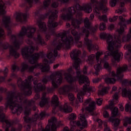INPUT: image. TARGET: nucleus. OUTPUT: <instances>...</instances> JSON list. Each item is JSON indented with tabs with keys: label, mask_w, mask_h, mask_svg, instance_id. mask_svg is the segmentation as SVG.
<instances>
[{
	"label": "nucleus",
	"mask_w": 131,
	"mask_h": 131,
	"mask_svg": "<svg viewBox=\"0 0 131 131\" xmlns=\"http://www.w3.org/2000/svg\"><path fill=\"white\" fill-rule=\"evenodd\" d=\"M84 24L85 28L82 27L80 32H78L75 29L71 30V33L74 38L72 35L68 36L66 32L57 34L52 28L50 29L51 35L55 36L57 38H60L62 42L60 41L59 43L56 46V47L52 50V51H50L47 54L46 57L50 60V63H53L56 60V58L59 56L58 51L61 50L62 48L64 47V45H65V48L67 50L71 49V46L74 45L75 43L77 45L78 48L83 49L84 45L83 44L82 41H79V39L81 36H83L84 35V45L87 47L89 52H91L92 51H95L97 49V45L93 43L92 40L89 39L88 37L90 32L93 35L95 33L98 29V25H96L95 27L92 26L91 23L88 17L85 18Z\"/></svg>",
	"instance_id": "1"
},
{
	"label": "nucleus",
	"mask_w": 131,
	"mask_h": 131,
	"mask_svg": "<svg viewBox=\"0 0 131 131\" xmlns=\"http://www.w3.org/2000/svg\"><path fill=\"white\" fill-rule=\"evenodd\" d=\"M32 81H33V84L35 85L34 89L36 93L34 97L35 100L40 99V92H43L41 97V100L39 102V106L40 107H43L50 103V98L47 97V92H45L47 89L46 85L43 84L41 82L38 83L37 78H34L32 75H30L28 77V79H25V81H22L20 84L23 93L18 92L16 94L15 91L8 92V89L4 88L3 89H6V92H2L0 91L1 93L8 94L7 98L6 108L10 106L11 109H14V107H17V108L15 109L16 112L19 111V113H20L24 111V108L23 104H20L18 102L22 103L23 102L24 100V96H30L32 95V86L31 85Z\"/></svg>",
	"instance_id": "2"
},
{
	"label": "nucleus",
	"mask_w": 131,
	"mask_h": 131,
	"mask_svg": "<svg viewBox=\"0 0 131 131\" xmlns=\"http://www.w3.org/2000/svg\"><path fill=\"white\" fill-rule=\"evenodd\" d=\"M2 21L5 28L8 31V35L13 41V44L16 49L13 46H10L8 42L3 43V39H5L6 35L4 29L1 27H0V47L4 50H7L10 48V55L15 58L18 59L20 57V54L17 52V50L20 49V46L24 43L26 36L28 38L33 39L34 41H37L41 46H47V42L40 33L38 34L37 37H34V34L36 32V28L32 26H28L27 27L23 26L21 32L18 34L19 39L18 40L17 36L12 34V31L10 26L11 23V17L10 16H4Z\"/></svg>",
	"instance_id": "3"
},
{
	"label": "nucleus",
	"mask_w": 131,
	"mask_h": 131,
	"mask_svg": "<svg viewBox=\"0 0 131 131\" xmlns=\"http://www.w3.org/2000/svg\"><path fill=\"white\" fill-rule=\"evenodd\" d=\"M76 3L74 6L64 8V11L67 12V14H63L61 16V18L63 20L67 21H71L72 26L78 30L80 29V25H81V20L73 17L76 15V18H80L82 15V11L86 13H90L92 11V6L93 7L94 13L98 16L100 15V11L103 14L107 13L108 8L104 4L107 3V0H102L99 2L97 0H90L91 3H88L84 6H81L78 3V0H75Z\"/></svg>",
	"instance_id": "4"
},
{
	"label": "nucleus",
	"mask_w": 131,
	"mask_h": 131,
	"mask_svg": "<svg viewBox=\"0 0 131 131\" xmlns=\"http://www.w3.org/2000/svg\"><path fill=\"white\" fill-rule=\"evenodd\" d=\"M81 54V52L77 49H73L70 53V57L72 60L74 61L73 67L76 71V76H74L78 80L79 84H84L83 86V91H80L77 94V99L75 97L74 101V106L76 104H78L79 103H83L84 96L88 94V95H91V92H93L92 86H90V82L89 78L84 75H82L81 71L79 70L80 64L81 63V59L79 58V55Z\"/></svg>",
	"instance_id": "5"
},
{
	"label": "nucleus",
	"mask_w": 131,
	"mask_h": 131,
	"mask_svg": "<svg viewBox=\"0 0 131 131\" xmlns=\"http://www.w3.org/2000/svg\"><path fill=\"white\" fill-rule=\"evenodd\" d=\"M50 3L51 0H45L43 3V7L40 8L39 9L35 12V16L38 17L39 18L37 20L38 27H39V29L41 32L46 35V41H48L51 39V34L49 32H48L47 24L45 22L42 21V20H45L46 18L49 17L48 20V25L51 28L54 29L59 25V23L58 22H55V20L58 19V13H59L58 10L49 8L48 12L45 14H42L40 13L42 11V9L45 10H48V8H49V7L50 6Z\"/></svg>",
	"instance_id": "6"
},
{
	"label": "nucleus",
	"mask_w": 131,
	"mask_h": 131,
	"mask_svg": "<svg viewBox=\"0 0 131 131\" xmlns=\"http://www.w3.org/2000/svg\"><path fill=\"white\" fill-rule=\"evenodd\" d=\"M35 50L38 51V47L31 46L30 48L27 47L21 50L22 56L24 59L28 60L30 64H35V68L40 69L43 73H48L50 71L49 66L37 62L40 58H43L46 57V53L43 51L34 53Z\"/></svg>",
	"instance_id": "7"
},
{
	"label": "nucleus",
	"mask_w": 131,
	"mask_h": 131,
	"mask_svg": "<svg viewBox=\"0 0 131 131\" xmlns=\"http://www.w3.org/2000/svg\"><path fill=\"white\" fill-rule=\"evenodd\" d=\"M24 103L26 104L25 106V116L24 117V122L26 123L24 125V131H30L31 128V124L36 123L37 120H42L48 115L45 111H42L40 114L35 113L33 117H30L29 115L31 114V110L36 111L37 108L35 105V100L31 99L30 100H25Z\"/></svg>",
	"instance_id": "8"
},
{
	"label": "nucleus",
	"mask_w": 131,
	"mask_h": 131,
	"mask_svg": "<svg viewBox=\"0 0 131 131\" xmlns=\"http://www.w3.org/2000/svg\"><path fill=\"white\" fill-rule=\"evenodd\" d=\"M128 65L129 67L126 64H125L123 67H118L117 69L116 73L115 71H112V76L113 77H110L108 75H104L101 76L100 77L93 79V82L94 83H97L102 79H104L107 84H114L118 80L121 81L122 86L126 87L127 85L129 84V81L127 79L123 80V74L122 73L131 70V62H129Z\"/></svg>",
	"instance_id": "9"
},
{
	"label": "nucleus",
	"mask_w": 131,
	"mask_h": 131,
	"mask_svg": "<svg viewBox=\"0 0 131 131\" xmlns=\"http://www.w3.org/2000/svg\"><path fill=\"white\" fill-rule=\"evenodd\" d=\"M7 102L8 101L5 103V107L3 106H0V121L3 123V127L5 128V131H22L23 128V124H18L17 128L12 126V123L10 120L8 119L4 111L5 110H7L9 108L13 114H17L18 116H19L23 111L20 112L19 111H17L16 112V110L17 108V106H14L13 109L10 106L7 107ZM0 131L3 130L0 129Z\"/></svg>",
	"instance_id": "10"
},
{
	"label": "nucleus",
	"mask_w": 131,
	"mask_h": 131,
	"mask_svg": "<svg viewBox=\"0 0 131 131\" xmlns=\"http://www.w3.org/2000/svg\"><path fill=\"white\" fill-rule=\"evenodd\" d=\"M68 73H65V79L70 85H64L62 88H60V91L61 94L62 93V94L64 95H68V98L71 101V104L74 105L75 97H74V95L70 93V91H71L73 88L72 85H73L74 83L76 82V78L75 77L72 76V75H74L75 74L72 67H70L68 69Z\"/></svg>",
	"instance_id": "11"
},
{
	"label": "nucleus",
	"mask_w": 131,
	"mask_h": 131,
	"mask_svg": "<svg viewBox=\"0 0 131 131\" xmlns=\"http://www.w3.org/2000/svg\"><path fill=\"white\" fill-rule=\"evenodd\" d=\"M84 109L83 107L82 108V114H80L78 116L79 121H74L76 119L77 116L76 114L72 113L70 114L68 118L70 122V124L74 128L75 127V125H77L79 127H80V129L82 130L84 128L87 127L88 126V122L86 119V118L88 117V113H84Z\"/></svg>",
	"instance_id": "12"
},
{
	"label": "nucleus",
	"mask_w": 131,
	"mask_h": 131,
	"mask_svg": "<svg viewBox=\"0 0 131 131\" xmlns=\"http://www.w3.org/2000/svg\"><path fill=\"white\" fill-rule=\"evenodd\" d=\"M50 81H52V85L54 89H58L63 82V74L61 72L58 71L50 75H46L42 79L44 84H47Z\"/></svg>",
	"instance_id": "13"
},
{
	"label": "nucleus",
	"mask_w": 131,
	"mask_h": 131,
	"mask_svg": "<svg viewBox=\"0 0 131 131\" xmlns=\"http://www.w3.org/2000/svg\"><path fill=\"white\" fill-rule=\"evenodd\" d=\"M113 116L110 117L109 113L107 111H105L103 112V116L104 118L108 119V121L112 122L113 126L116 129L118 128V126L120 123V120L119 118H115L114 117L119 116V110L117 107H115L112 111Z\"/></svg>",
	"instance_id": "14"
},
{
	"label": "nucleus",
	"mask_w": 131,
	"mask_h": 131,
	"mask_svg": "<svg viewBox=\"0 0 131 131\" xmlns=\"http://www.w3.org/2000/svg\"><path fill=\"white\" fill-rule=\"evenodd\" d=\"M58 120L57 118L55 117L51 118L50 119L48 120V123L45 128H42L41 131H57V128L58 126L57 125V122ZM63 131H74L72 130H70L68 126H66L63 128ZM75 131H81L80 129H77Z\"/></svg>",
	"instance_id": "15"
},
{
	"label": "nucleus",
	"mask_w": 131,
	"mask_h": 131,
	"mask_svg": "<svg viewBox=\"0 0 131 131\" xmlns=\"http://www.w3.org/2000/svg\"><path fill=\"white\" fill-rule=\"evenodd\" d=\"M16 15L15 18L17 23H20V24H25L27 23L28 18V13L27 12H16Z\"/></svg>",
	"instance_id": "16"
},
{
	"label": "nucleus",
	"mask_w": 131,
	"mask_h": 131,
	"mask_svg": "<svg viewBox=\"0 0 131 131\" xmlns=\"http://www.w3.org/2000/svg\"><path fill=\"white\" fill-rule=\"evenodd\" d=\"M91 99L89 98L86 99L82 104L84 107H85L86 105L89 104V106L85 107V111L89 113H92L96 108V103L95 101H93L91 102Z\"/></svg>",
	"instance_id": "17"
},
{
	"label": "nucleus",
	"mask_w": 131,
	"mask_h": 131,
	"mask_svg": "<svg viewBox=\"0 0 131 131\" xmlns=\"http://www.w3.org/2000/svg\"><path fill=\"white\" fill-rule=\"evenodd\" d=\"M4 76H0V83H2L6 81V78L8 77L9 73V69L8 68L6 67L4 71H3ZM0 92L3 93L4 92H7V89H4V87H0Z\"/></svg>",
	"instance_id": "18"
},
{
	"label": "nucleus",
	"mask_w": 131,
	"mask_h": 131,
	"mask_svg": "<svg viewBox=\"0 0 131 131\" xmlns=\"http://www.w3.org/2000/svg\"><path fill=\"white\" fill-rule=\"evenodd\" d=\"M34 67L33 66H29L28 63L23 62L22 63V68L20 70L21 73H25L26 71L29 73H33Z\"/></svg>",
	"instance_id": "19"
},
{
	"label": "nucleus",
	"mask_w": 131,
	"mask_h": 131,
	"mask_svg": "<svg viewBox=\"0 0 131 131\" xmlns=\"http://www.w3.org/2000/svg\"><path fill=\"white\" fill-rule=\"evenodd\" d=\"M61 111H63L65 113H69L72 112V107L70 106V104L68 102H65L63 106L60 107Z\"/></svg>",
	"instance_id": "20"
},
{
	"label": "nucleus",
	"mask_w": 131,
	"mask_h": 131,
	"mask_svg": "<svg viewBox=\"0 0 131 131\" xmlns=\"http://www.w3.org/2000/svg\"><path fill=\"white\" fill-rule=\"evenodd\" d=\"M122 95L123 97L128 98L130 100H131V90H127L126 87L123 88Z\"/></svg>",
	"instance_id": "21"
},
{
	"label": "nucleus",
	"mask_w": 131,
	"mask_h": 131,
	"mask_svg": "<svg viewBox=\"0 0 131 131\" xmlns=\"http://www.w3.org/2000/svg\"><path fill=\"white\" fill-rule=\"evenodd\" d=\"M51 104L55 108L59 106V97L57 95H54L51 99Z\"/></svg>",
	"instance_id": "22"
},
{
	"label": "nucleus",
	"mask_w": 131,
	"mask_h": 131,
	"mask_svg": "<svg viewBox=\"0 0 131 131\" xmlns=\"http://www.w3.org/2000/svg\"><path fill=\"white\" fill-rule=\"evenodd\" d=\"M124 49L128 50V53L126 54L127 58L129 62H131V44L125 45L124 46Z\"/></svg>",
	"instance_id": "23"
},
{
	"label": "nucleus",
	"mask_w": 131,
	"mask_h": 131,
	"mask_svg": "<svg viewBox=\"0 0 131 131\" xmlns=\"http://www.w3.org/2000/svg\"><path fill=\"white\" fill-rule=\"evenodd\" d=\"M127 3H131V0H123V2L120 3V8L118 9L117 13H122L124 10V7L125 6V4Z\"/></svg>",
	"instance_id": "24"
},
{
	"label": "nucleus",
	"mask_w": 131,
	"mask_h": 131,
	"mask_svg": "<svg viewBox=\"0 0 131 131\" xmlns=\"http://www.w3.org/2000/svg\"><path fill=\"white\" fill-rule=\"evenodd\" d=\"M110 89V86H103L101 90L99 91V94L101 96H104V95L108 93V91Z\"/></svg>",
	"instance_id": "25"
},
{
	"label": "nucleus",
	"mask_w": 131,
	"mask_h": 131,
	"mask_svg": "<svg viewBox=\"0 0 131 131\" xmlns=\"http://www.w3.org/2000/svg\"><path fill=\"white\" fill-rule=\"evenodd\" d=\"M6 6L5 4H2L0 2V15H5L6 14Z\"/></svg>",
	"instance_id": "26"
},
{
	"label": "nucleus",
	"mask_w": 131,
	"mask_h": 131,
	"mask_svg": "<svg viewBox=\"0 0 131 131\" xmlns=\"http://www.w3.org/2000/svg\"><path fill=\"white\" fill-rule=\"evenodd\" d=\"M26 2L28 4L30 8H32L33 4H37L39 2V0H26Z\"/></svg>",
	"instance_id": "27"
},
{
	"label": "nucleus",
	"mask_w": 131,
	"mask_h": 131,
	"mask_svg": "<svg viewBox=\"0 0 131 131\" xmlns=\"http://www.w3.org/2000/svg\"><path fill=\"white\" fill-rule=\"evenodd\" d=\"M131 39V35L130 34H128L127 35V36H126L125 35H123V37H122V42H129L130 41Z\"/></svg>",
	"instance_id": "28"
},
{
	"label": "nucleus",
	"mask_w": 131,
	"mask_h": 131,
	"mask_svg": "<svg viewBox=\"0 0 131 131\" xmlns=\"http://www.w3.org/2000/svg\"><path fill=\"white\" fill-rule=\"evenodd\" d=\"M128 124H131V117H125L124 118V125L127 126Z\"/></svg>",
	"instance_id": "29"
},
{
	"label": "nucleus",
	"mask_w": 131,
	"mask_h": 131,
	"mask_svg": "<svg viewBox=\"0 0 131 131\" xmlns=\"http://www.w3.org/2000/svg\"><path fill=\"white\" fill-rule=\"evenodd\" d=\"M12 70L13 71V72H18L20 70V68L16 64H14L12 66Z\"/></svg>",
	"instance_id": "30"
},
{
	"label": "nucleus",
	"mask_w": 131,
	"mask_h": 131,
	"mask_svg": "<svg viewBox=\"0 0 131 131\" xmlns=\"http://www.w3.org/2000/svg\"><path fill=\"white\" fill-rule=\"evenodd\" d=\"M106 29V25L104 23H101L99 27L100 31H104Z\"/></svg>",
	"instance_id": "31"
},
{
	"label": "nucleus",
	"mask_w": 131,
	"mask_h": 131,
	"mask_svg": "<svg viewBox=\"0 0 131 131\" xmlns=\"http://www.w3.org/2000/svg\"><path fill=\"white\" fill-rule=\"evenodd\" d=\"M119 0H111L110 1V5L112 7H114L116 5L117 3L118 2Z\"/></svg>",
	"instance_id": "32"
},
{
	"label": "nucleus",
	"mask_w": 131,
	"mask_h": 131,
	"mask_svg": "<svg viewBox=\"0 0 131 131\" xmlns=\"http://www.w3.org/2000/svg\"><path fill=\"white\" fill-rule=\"evenodd\" d=\"M125 111L126 112H129L130 114H131V104H126L125 106Z\"/></svg>",
	"instance_id": "33"
},
{
	"label": "nucleus",
	"mask_w": 131,
	"mask_h": 131,
	"mask_svg": "<svg viewBox=\"0 0 131 131\" xmlns=\"http://www.w3.org/2000/svg\"><path fill=\"white\" fill-rule=\"evenodd\" d=\"M59 7V2H54L52 3L51 5V7L54 9H57Z\"/></svg>",
	"instance_id": "34"
},
{
	"label": "nucleus",
	"mask_w": 131,
	"mask_h": 131,
	"mask_svg": "<svg viewBox=\"0 0 131 131\" xmlns=\"http://www.w3.org/2000/svg\"><path fill=\"white\" fill-rule=\"evenodd\" d=\"M118 18V16H114L113 18H110L109 21L111 23L115 22L117 20Z\"/></svg>",
	"instance_id": "35"
},
{
	"label": "nucleus",
	"mask_w": 131,
	"mask_h": 131,
	"mask_svg": "<svg viewBox=\"0 0 131 131\" xmlns=\"http://www.w3.org/2000/svg\"><path fill=\"white\" fill-rule=\"evenodd\" d=\"M102 101L103 100L102 98H98L96 100V103L99 106H100L102 104Z\"/></svg>",
	"instance_id": "36"
},
{
	"label": "nucleus",
	"mask_w": 131,
	"mask_h": 131,
	"mask_svg": "<svg viewBox=\"0 0 131 131\" xmlns=\"http://www.w3.org/2000/svg\"><path fill=\"white\" fill-rule=\"evenodd\" d=\"M97 122L98 123L99 126L100 128H102V124H103V122L100 119H97Z\"/></svg>",
	"instance_id": "37"
},
{
	"label": "nucleus",
	"mask_w": 131,
	"mask_h": 131,
	"mask_svg": "<svg viewBox=\"0 0 131 131\" xmlns=\"http://www.w3.org/2000/svg\"><path fill=\"white\" fill-rule=\"evenodd\" d=\"M101 19L104 22L107 23V18L106 15H103L102 16H100Z\"/></svg>",
	"instance_id": "38"
},
{
	"label": "nucleus",
	"mask_w": 131,
	"mask_h": 131,
	"mask_svg": "<svg viewBox=\"0 0 131 131\" xmlns=\"http://www.w3.org/2000/svg\"><path fill=\"white\" fill-rule=\"evenodd\" d=\"M119 93V92H116L113 96L114 99L116 100V101H118V100Z\"/></svg>",
	"instance_id": "39"
},
{
	"label": "nucleus",
	"mask_w": 131,
	"mask_h": 131,
	"mask_svg": "<svg viewBox=\"0 0 131 131\" xmlns=\"http://www.w3.org/2000/svg\"><path fill=\"white\" fill-rule=\"evenodd\" d=\"M60 2L63 4H67L69 3L70 0H59Z\"/></svg>",
	"instance_id": "40"
},
{
	"label": "nucleus",
	"mask_w": 131,
	"mask_h": 131,
	"mask_svg": "<svg viewBox=\"0 0 131 131\" xmlns=\"http://www.w3.org/2000/svg\"><path fill=\"white\" fill-rule=\"evenodd\" d=\"M115 29V25L114 24H111L108 27V29L111 31Z\"/></svg>",
	"instance_id": "41"
},
{
	"label": "nucleus",
	"mask_w": 131,
	"mask_h": 131,
	"mask_svg": "<svg viewBox=\"0 0 131 131\" xmlns=\"http://www.w3.org/2000/svg\"><path fill=\"white\" fill-rule=\"evenodd\" d=\"M104 126H105V128H104V131H112L110 129L109 127H107L106 122L104 123Z\"/></svg>",
	"instance_id": "42"
},
{
	"label": "nucleus",
	"mask_w": 131,
	"mask_h": 131,
	"mask_svg": "<svg viewBox=\"0 0 131 131\" xmlns=\"http://www.w3.org/2000/svg\"><path fill=\"white\" fill-rule=\"evenodd\" d=\"M83 73L84 75H86L88 74L87 67L86 66H84L83 69Z\"/></svg>",
	"instance_id": "43"
},
{
	"label": "nucleus",
	"mask_w": 131,
	"mask_h": 131,
	"mask_svg": "<svg viewBox=\"0 0 131 131\" xmlns=\"http://www.w3.org/2000/svg\"><path fill=\"white\" fill-rule=\"evenodd\" d=\"M20 7L23 8H28V6H27L26 3H23L22 4H21Z\"/></svg>",
	"instance_id": "44"
},
{
	"label": "nucleus",
	"mask_w": 131,
	"mask_h": 131,
	"mask_svg": "<svg viewBox=\"0 0 131 131\" xmlns=\"http://www.w3.org/2000/svg\"><path fill=\"white\" fill-rule=\"evenodd\" d=\"M87 55V52L85 50H83L82 56L83 58H85Z\"/></svg>",
	"instance_id": "45"
},
{
	"label": "nucleus",
	"mask_w": 131,
	"mask_h": 131,
	"mask_svg": "<svg viewBox=\"0 0 131 131\" xmlns=\"http://www.w3.org/2000/svg\"><path fill=\"white\" fill-rule=\"evenodd\" d=\"M119 108H120V110L121 112H123L124 111V107H123V106L122 105L120 104L119 105Z\"/></svg>",
	"instance_id": "46"
},
{
	"label": "nucleus",
	"mask_w": 131,
	"mask_h": 131,
	"mask_svg": "<svg viewBox=\"0 0 131 131\" xmlns=\"http://www.w3.org/2000/svg\"><path fill=\"white\" fill-rule=\"evenodd\" d=\"M52 44L53 45V46H57V39H54L52 42Z\"/></svg>",
	"instance_id": "47"
},
{
	"label": "nucleus",
	"mask_w": 131,
	"mask_h": 131,
	"mask_svg": "<svg viewBox=\"0 0 131 131\" xmlns=\"http://www.w3.org/2000/svg\"><path fill=\"white\" fill-rule=\"evenodd\" d=\"M47 91H48V92L51 93V92H53V88H47Z\"/></svg>",
	"instance_id": "48"
},
{
	"label": "nucleus",
	"mask_w": 131,
	"mask_h": 131,
	"mask_svg": "<svg viewBox=\"0 0 131 131\" xmlns=\"http://www.w3.org/2000/svg\"><path fill=\"white\" fill-rule=\"evenodd\" d=\"M59 67V64H54L53 66V69H56Z\"/></svg>",
	"instance_id": "49"
},
{
	"label": "nucleus",
	"mask_w": 131,
	"mask_h": 131,
	"mask_svg": "<svg viewBox=\"0 0 131 131\" xmlns=\"http://www.w3.org/2000/svg\"><path fill=\"white\" fill-rule=\"evenodd\" d=\"M117 90V87L116 86H114L112 88L113 91H116Z\"/></svg>",
	"instance_id": "50"
},
{
	"label": "nucleus",
	"mask_w": 131,
	"mask_h": 131,
	"mask_svg": "<svg viewBox=\"0 0 131 131\" xmlns=\"http://www.w3.org/2000/svg\"><path fill=\"white\" fill-rule=\"evenodd\" d=\"M94 18V14H91V15H90V19L91 20H93Z\"/></svg>",
	"instance_id": "51"
},
{
	"label": "nucleus",
	"mask_w": 131,
	"mask_h": 131,
	"mask_svg": "<svg viewBox=\"0 0 131 131\" xmlns=\"http://www.w3.org/2000/svg\"><path fill=\"white\" fill-rule=\"evenodd\" d=\"M66 26L67 27V28H70L71 27V25L69 23H67Z\"/></svg>",
	"instance_id": "52"
},
{
	"label": "nucleus",
	"mask_w": 131,
	"mask_h": 131,
	"mask_svg": "<svg viewBox=\"0 0 131 131\" xmlns=\"http://www.w3.org/2000/svg\"><path fill=\"white\" fill-rule=\"evenodd\" d=\"M4 100V97L2 95H0V102H2Z\"/></svg>",
	"instance_id": "53"
},
{
	"label": "nucleus",
	"mask_w": 131,
	"mask_h": 131,
	"mask_svg": "<svg viewBox=\"0 0 131 131\" xmlns=\"http://www.w3.org/2000/svg\"><path fill=\"white\" fill-rule=\"evenodd\" d=\"M110 105L111 106H113L114 105V101L113 100H111V101Z\"/></svg>",
	"instance_id": "54"
},
{
	"label": "nucleus",
	"mask_w": 131,
	"mask_h": 131,
	"mask_svg": "<svg viewBox=\"0 0 131 131\" xmlns=\"http://www.w3.org/2000/svg\"><path fill=\"white\" fill-rule=\"evenodd\" d=\"M130 129H131V126H128V127L126 129L127 131H131ZM120 131H122V130H120Z\"/></svg>",
	"instance_id": "55"
},
{
	"label": "nucleus",
	"mask_w": 131,
	"mask_h": 131,
	"mask_svg": "<svg viewBox=\"0 0 131 131\" xmlns=\"http://www.w3.org/2000/svg\"><path fill=\"white\" fill-rule=\"evenodd\" d=\"M123 54L122 52H119V58H122Z\"/></svg>",
	"instance_id": "56"
},
{
	"label": "nucleus",
	"mask_w": 131,
	"mask_h": 131,
	"mask_svg": "<svg viewBox=\"0 0 131 131\" xmlns=\"http://www.w3.org/2000/svg\"><path fill=\"white\" fill-rule=\"evenodd\" d=\"M11 85L12 86V87H13L14 88H16V85L15 84H11Z\"/></svg>",
	"instance_id": "57"
},
{
	"label": "nucleus",
	"mask_w": 131,
	"mask_h": 131,
	"mask_svg": "<svg viewBox=\"0 0 131 131\" xmlns=\"http://www.w3.org/2000/svg\"><path fill=\"white\" fill-rule=\"evenodd\" d=\"M44 60L45 62H46L47 63L49 62V60L47 59H45Z\"/></svg>",
	"instance_id": "58"
},
{
	"label": "nucleus",
	"mask_w": 131,
	"mask_h": 131,
	"mask_svg": "<svg viewBox=\"0 0 131 131\" xmlns=\"http://www.w3.org/2000/svg\"><path fill=\"white\" fill-rule=\"evenodd\" d=\"M129 32H130V34H131V28L129 29Z\"/></svg>",
	"instance_id": "59"
},
{
	"label": "nucleus",
	"mask_w": 131,
	"mask_h": 131,
	"mask_svg": "<svg viewBox=\"0 0 131 131\" xmlns=\"http://www.w3.org/2000/svg\"><path fill=\"white\" fill-rule=\"evenodd\" d=\"M129 84L131 85V80L129 81Z\"/></svg>",
	"instance_id": "60"
},
{
	"label": "nucleus",
	"mask_w": 131,
	"mask_h": 131,
	"mask_svg": "<svg viewBox=\"0 0 131 131\" xmlns=\"http://www.w3.org/2000/svg\"><path fill=\"white\" fill-rule=\"evenodd\" d=\"M20 80H21V81H23V80H22V79H20Z\"/></svg>",
	"instance_id": "61"
},
{
	"label": "nucleus",
	"mask_w": 131,
	"mask_h": 131,
	"mask_svg": "<svg viewBox=\"0 0 131 131\" xmlns=\"http://www.w3.org/2000/svg\"><path fill=\"white\" fill-rule=\"evenodd\" d=\"M59 25H61V22H59Z\"/></svg>",
	"instance_id": "62"
},
{
	"label": "nucleus",
	"mask_w": 131,
	"mask_h": 131,
	"mask_svg": "<svg viewBox=\"0 0 131 131\" xmlns=\"http://www.w3.org/2000/svg\"><path fill=\"white\" fill-rule=\"evenodd\" d=\"M83 131H86V130H83ZM97 131H100L99 130H97Z\"/></svg>",
	"instance_id": "63"
},
{
	"label": "nucleus",
	"mask_w": 131,
	"mask_h": 131,
	"mask_svg": "<svg viewBox=\"0 0 131 131\" xmlns=\"http://www.w3.org/2000/svg\"><path fill=\"white\" fill-rule=\"evenodd\" d=\"M33 131H36V130H33Z\"/></svg>",
	"instance_id": "64"
}]
</instances>
